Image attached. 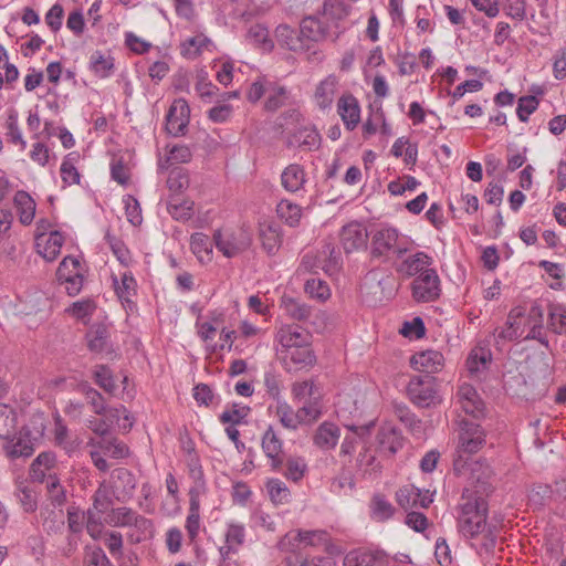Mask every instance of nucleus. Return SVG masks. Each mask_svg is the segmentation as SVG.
Wrapping results in <instances>:
<instances>
[{
	"label": "nucleus",
	"instance_id": "1",
	"mask_svg": "<svg viewBox=\"0 0 566 566\" xmlns=\"http://www.w3.org/2000/svg\"><path fill=\"white\" fill-rule=\"evenodd\" d=\"M459 533L482 558L494 555L497 530L488 522V503L481 496H470L459 505Z\"/></svg>",
	"mask_w": 566,
	"mask_h": 566
},
{
	"label": "nucleus",
	"instance_id": "2",
	"mask_svg": "<svg viewBox=\"0 0 566 566\" xmlns=\"http://www.w3.org/2000/svg\"><path fill=\"white\" fill-rule=\"evenodd\" d=\"M245 98L251 104H256L263 98L262 109L268 114H274L281 108L295 104L292 91L266 75H259L249 85Z\"/></svg>",
	"mask_w": 566,
	"mask_h": 566
},
{
	"label": "nucleus",
	"instance_id": "3",
	"mask_svg": "<svg viewBox=\"0 0 566 566\" xmlns=\"http://www.w3.org/2000/svg\"><path fill=\"white\" fill-rule=\"evenodd\" d=\"M485 443L486 432L484 428L473 421L463 420L460 423L457 457L453 461L454 470L458 473L464 472L470 457L479 452Z\"/></svg>",
	"mask_w": 566,
	"mask_h": 566
},
{
	"label": "nucleus",
	"instance_id": "4",
	"mask_svg": "<svg viewBox=\"0 0 566 566\" xmlns=\"http://www.w3.org/2000/svg\"><path fill=\"white\" fill-rule=\"evenodd\" d=\"M399 232L394 227H382L376 230L371 235L370 256L375 260H387L390 254L401 259L407 252V247L398 243Z\"/></svg>",
	"mask_w": 566,
	"mask_h": 566
},
{
	"label": "nucleus",
	"instance_id": "5",
	"mask_svg": "<svg viewBox=\"0 0 566 566\" xmlns=\"http://www.w3.org/2000/svg\"><path fill=\"white\" fill-rule=\"evenodd\" d=\"M410 401L419 408H430L441 401L436 386V378L430 375L413 376L407 385Z\"/></svg>",
	"mask_w": 566,
	"mask_h": 566
},
{
	"label": "nucleus",
	"instance_id": "6",
	"mask_svg": "<svg viewBox=\"0 0 566 566\" xmlns=\"http://www.w3.org/2000/svg\"><path fill=\"white\" fill-rule=\"evenodd\" d=\"M411 296L417 303H431L440 298L441 281L434 268L422 271L410 283Z\"/></svg>",
	"mask_w": 566,
	"mask_h": 566
},
{
	"label": "nucleus",
	"instance_id": "7",
	"mask_svg": "<svg viewBox=\"0 0 566 566\" xmlns=\"http://www.w3.org/2000/svg\"><path fill=\"white\" fill-rule=\"evenodd\" d=\"M277 358L289 374L306 370L316 363V355L312 348V342L303 346H294L292 349L281 350Z\"/></svg>",
	"mask_w": 566,
	"mask_h": 566
},
{
	"label": "nucleus",
	"instance_id": "8",
	"mask_svg": "<svg viewBox=\"0 0 566 566\" xmlns=\"http://www.w3.org/2000/svg\"><path fill=\"white\" fill-rule=\"evenodd\" d=\"M190 122V107L188 102L180 97L176 98L168 108L165 116V130L172 137H182L188 132Z\"/></svg>",
	"mask_w": 566,
	"mask_h": 566
},
{
	"label": "nucleus",
	"instance_id": "9",
	"mask_svg": "<svg viewBox=\"0 0 566 566\" xmlns=\"http://www.w3.org/2000/svg\"><path fill=\"white\" fill-rule=\"evenodd\" d=\"M312 342V335L297 324H286L281 326L274 337L276 356L281 350L303 346Z\"/></svg>",
	"mask_w": 566,
	"mask_h": 566
},
{
	"label": "nucleus",
	"instance_id": "10",
	"mask_svg": "<svg viewBox=\"0 0 566 566\" xmlns=\"http://www.w3.org/2000/svg\"><path fill=\"white\" fill-rule=\"evenodd\" d=\"M339 241L345 253L366 249L368 242L367 229L359 221H350L339 231Z\"/></svg>",
	"mask_w": 566,
	"mask_h": 566
},
{
	"label": "nucleus",
	"instance_id": "11",
	"mask_svg": "<svg viewBox=\"0 0 566 566\" xmlns=\"http://www.w3.org/2000/svg\"><path fill=\"white\" fill-rule=\"evenodd\" d=\"M434 492L422 490L413 484L405 485L396 492V501L403 510L427 509L433 502Z\"/></svg>",
	"mask_w": 566,
	"mask_h": 566
},
{
	"label": "nucleus",
	"instance_id": "12",
	"mask_svg": "<svg viewBox=\"0 0 566 566\" xmlns=\"http://www.w3.org/2000/svg\"><path fill=\"white\" fill-rule=\"evenodd\" d=\"M261 447L264 455L269 460L272 471H280L284 463L283 459V440L274 430L273 426H269L262 434Z\"/></svg>",
	"mask_w": 566,
	"mask_h": 566
},
{
	"label": "nucleus",
	"instance_id": "13",
	"mask_svg": "<svg viewBox=\"0 0 566 566\" xmlns=\"http://www.w3.org/2000/svg\"><path fill=\"white\" fill-rule=\"evenodd\" d=\"M259 239L264 252L272 256L275 255L283 242V230L275 220H263L259 222Z\"/></svg>",
	"mask_w": 566,
	"mask_h": 566
},
{
	"label": "nucleus",
	"instance_id": "14",
	"mask_svg": "<svg viewBox=\"0 0 566 566\" xmlns=\"http://www.w3.org/2000/svg\"><path fill=\"white\" fill-rule=\"evenodd\" d=\"M275 41L282 49L302 53L311 49V45L306 43L300 33V30L291 28L287 24H279L274 32Z\"/></svg>",
	"mask_w": 566,
	"mask_h": 566
},
{
	"label": "nucleus",
	"instance_id": "15",
	"mask_svg": "<svg viewBox=\"0 0 566 566\" xmlns=\"http://www.w3.org/2000/svg\"><path fill=\"white\" fill-rule=\"evenodd\" d=\"M403 442L401 430L392 424H384L377 432L378 449L389 457L395 455L403 447Z\"/></svg>",
	"mask_w": 566,
	"mask_h": 566
},
{
	"label": "nucleus",
	"instance_id": "16",
	"mask_svg": "<svg viewBox=\"0 0 566 566\" xmlns=\"http://www.w3.org/2000/svg\"><path fill=\"white\" fill-rule=\"evenodd\" d=\"M113 286L116 296L125 308L133 310L136 307V303L133 301V297L137 295L138 284L133 272H124L120 276V281L114 276Z\"/></svg>",
	"mask_w": 566,
	"mask_h": 566
},
{
	"label": "nucleus",
	"instance_id": "17",
	"mask_svg": "<svg viewBox=\"0 0 566 566\" xmlns=\"http://www.w3.org/2000/svg\"><path fill=\"white\" fill-rule=\"evenodd\" d=\"M337 112L348 130L356 128L360 122V105L358 99L350 93L344 94L337 102Z\"/></svg>",
	"mask_w": 566,
	"mask_h": 566
},
{
	"label": "nucleus",
	"instance_id": "18",
	"mask_svg": "<svg viewBox=\"0 0 566 566\" xmlns=\"http://www.w3.org/2000/svg\"><path fill=\"white\" fill-rule=\"evenodd\" d=\"M321 135L314 126H302L289 135L286 139L287 147H297L313 150L318 148Z\"/></svg>",
	"mask_w": 566,
	"mask_h": 566
},
{
	"label": "nucleus",
	"instance_id": "19",
	"mask_svg": "<svg viewBox=\"0 0 566 566\" xmlns=\"http://www.w3.org/2000/svg\"><path fill=\"white\" fill-rule=\"evenodd\" d=\"M54 442L70 458L78 452L82 444V440L77 436H70L67 426L59 416L54 421Z\"/></svg>",
	"mask_w": 566,
	"mask_h": 566
},
{
	"label": "nucleus",
	"instance_id": "20",
	"mask_svg": "<svg viewBox=\"0 0 566 566\" xmlns=\"http://www.w3.org/2000/svg\"><path fill=\"white\" fill-rule=\"evenodd\" d=\"M432 264L433 259L429 254L418 251L405 258L397 270L408 277H416L422 271L430 270Z\"/></svg>",
	"mask_w": 566,
	"mask_h": 566
},
{
	"label": "nucleus",
	"instance_id": "21",
	"mask_svg": "<svg viewBox=\"0 0 566 566\" xmlns=\"http://www.w3.org/2000/svg\"><path fill=\"white\" fill-rule=\"evenodd\" d=\"M410 363L416 369L423 370L429 375L442 369L444 357L440 352L429 349L412 355Z\"/></svg>",
	"mask_w": 566,
	"mask_h": 566
},
{
	"label": "nucleus",
	"instance_id": "22",
	"mask_svg": "<svg viewBox=\"0 0 566 566\" xmlns=\"http://www.w3.org/2000/svg\"><path fill=\"white\" fill-rule=\"evenodd\" d=\"M300 33L306 43L324 40L328 34V25L317 17H305L300 23Z\"/></svg>",
	"mask_w": 566,
	"mask_h": 566
},
{
	"label": "nucleus",
	"instance_id": "23",
	"mask_svg": "<svg viewBox=\"0 0 566 566\" xmlns=\"http://www.w3.org/2000/svg\"><path fill=\"white\" fill-rule=\"evenodd\" d=\"M108 327L103 323L93 324L85 334L86 345L91 353L102 354L111 345Z\"/></svg>",
	"mask_w": 566,
	"mask_h": 566
},
{
	"label": "nucleus",
	"instance_id": "24",
	"mask_svg": "<svg viewBox=\"0 0 566 566\" xmlns=\"http://www.w3.org/2000/svg\"><path fill=\"white\" fill-rule=\"evenodd\" d=\"M108 517L109 522L117 527L135 526L140 528L150 523L148 518L137 514L133 509L126 506L112 509Z\"/></svg>",
	"mask_w": 566,
	"mask_h": 566
},
{
	"label": "nucleus",
	"instance_id": "25",
	"mask_svg": "<svg viewBox=\"0 0 566 566\" xmlns=\"http://www.w3.org/2000/svg\"><path fill=\"white\" fill-rule=\"evenodd\" d=\"M337 84L338 80L334 74H329L317 84L314 93V102L321 111H326L332 107Z\"/></svg>",
	"mask_w": 566,
	"mask_h": 566
},
{
	"label": "nucleus",
	"instance_id": "26",
	"mask_svg": "<svg viewBox=\"0 0 566 566\" xmlns=\"http://www.w3.org/2000/svg\"><path fill=\"white\" fill-rule=\"evenodd\" d=\"M340 436L338 426L331 421L322 422L313 436V443L323 450L334 449Z\"/></svg>",
	"mask_w": 566,
	"mask_h": 566
},
{
	"label": "nucleus",
	"instance_id": "27",
	"mask_svg": "<svg viewBox=\"0 0 566 566\" xmlns=\"http://www.w3.org/2000/svg\"><path fill=\"white\" fill-rule=\"evenodd\" d=\"M490 339L479 342V344L470 352L467 358V367L470 373H478L486 369L492 361V352L490 349Z\"/></svg>",
	"mask_w": 566,
	"mask_h": 566
},
{
	"label": "nucleus",
	"instance_id": "28",
	"mask_svg": "<svg viewBox=\"0 0 566 566\" xmlns=\"http://www.w3.org/2000/svg\"><path fill=\"white\" fill-rule=\"evenodd\" d=\"M213 245V241H211L209 235L203 232H195L190 235V251L201 264L212 261Z\"/></svg>",
	"mask_w": 566,
	"mask_h": 566
},
{
	"label": "nucleus",
	"instance_id": "29",
	"mask_svg": "<svg viewBox=\"0 0 566 566\" xmlns=\"http://www.w3.org/2000/svg\"><path fill=\"white\" fill-rule=\"evenodd\" d=\"M13 203L19 214V221L23 226L31 224L35 216L36 203L30 193L18 190L13 197Z\"/></svg>",
	"mask_w": 566,
	"mask_h": 566
},
{
	"label": "nucleus",
	"instance_id": "30",
	"mask_svg": "<svg viewBox=\"0 0 566 566\" xmlns=\"http://www.w3.org/2000/svg\"><path fill=\"white\" fill-rule=\"evenodd\" d=\"M396 512L394 505L381 493H375L369 502V516L376 522L389 521Z\"/></svg>",
	"mask_w": 566,
	"mask_h": 566
},
{
	"label": "nucleus",
	"instance_id": "31",
	"mask_svg": "<svg viewBox=\"0 0 566 566\" xmlns=\"http://www.w3.org/2000/svg\"><path fill=\"white\" fill-rule=\"evenodd\" d=\"M306 181L304 168L298 164H291L281 174L283 188L290 192H296L303 188Z\"/></svg>",
	"mask_w": 566,
	"mask_h": 566
},
{
	"label": "nucleus",
	"instance_id": "32",
	"mask_svg": "<svg viewBox=\"0 0 566 566\" xmlns=\"http://www.w3.org/2000/svg\"><path fill=\"white\" fill-rule=\"evenodd\" d=\"M382 552L364 547L348 552L344 558V566H374L381 559Z\"/></svg>",
	"mask_w": 566,
	"mask_h": 566
},
{
	"label": "nucleus",
	"instance_id": "33",
	"mask_svg": "<svg viewBox=\"0 0 566 566\" xmlns=\"http://www.w3.org/2000/svg\"><path fill=\"white\" fill-rule=\"evenodd\" d=\"M63 243V233L59 230H53L43 239L42 245L36 248V251L44 260L52 262L59 256Z\"/></svg>",
	"mask_w": 566,
	"mask_h": 566
},
{
	"label": "nucleus",
	"instance_id": "34",
	"mask_svg": "<svg viewBox=\"0 0 566 566\" xmlns=\"http://www.w3.org/2000/svg\"><path fill=\"white\" fill-rule=\"evenodd\" d=\"M195 202L189 199H181L179 196H171L167 203V211L176 221L187 222L193 216Z\"/></svg>",
	"mask_w": 566,
	"mask_h": 566
},
{
	"label": "nucleus",
	"instance_id": "35",
	"mask_svg": "<svg viewBox=\"0 0 566 566\" xmlns=\"http://www.w3.org/2000/svg\"><path fill=\"white\" fill-rule=\"evenodd\" d=\"M213 45L211 39L205 34L188 38L180 44V54L188 60H195L200 56L203 50Z\"/></svg>",
	"mask_w": 566,
	"mask_h": 566
},
{
	"label": "nucleus",
	"instance_id": "36",
	"mask_svg": "<svg viewBox=\"0 0 566 566\" xmlns=\"http://www.w3.org/2000/svg\"><path fill=\"white\" fill-rule=\"evenodd\" d=\"M90 67L99 78H107L113 74L115 67L114 57L96 50L90 56Z\"/></svg>",
	"mask_w": 566,
	"mask_h": 566
},
{
	"label": "nucleus",
	"instance_id": "37",
	"mask_svg": "<svg viewBox=\"0 0 566 566\" xmlns=\"http://www.w3.org/2000/svg\"><path fill=\"white\" fill-rule=\"evenodd\" d=\"M559 494V490H554L549 484H535L528 494V501L534 510H543L552 501L554 495Z\"/></svg>",
	"mask_w": 566,
	"mask_h": 566
},
{
	"label": "nucleus",
	"instance_id": "38",
	"mask_svg": "<svg viewBox=\"0 0 566 566\" xmlns=\"http://www.w3.org/2000/svg\"><path fill=\"white\" fill-rule=\"evenodd\" d=\"M94 382L105 392L113 395L116 389L115 375L113 369L106 364H97L92 370Z\"/></svg>",
	"mask_w": 566,
	"mask_h": 566
},
{
	"label": "nucleus",
	"instance_id": "39",
	"mask_svg": "<svg viewBox=\"0 0 566 566\" xmlns=\"http://www.w3.org/2000/svg\"><path fill=\"white\" fill-rule=\"evenodd\" d=\"M282 307L285 314L294 321L305 322L312 315V306L294 297L282 298Z\"/></svg>",
	"mask_w": 566,
	"mask_h": 566
},
{
	"label": "nucleus",
	"instance_id": "40",
	"mask_svg": "<svg viewBox=\"0 0 566 566\" xmlns=\"http://www.w3.org/2000/svg\"><path fill=\"white\" fill-rule=\"evenodd\" d=\"M300 426H312L322 417L321 397L310 399L296 410Z\"/></svg>",
	"mask_w": 566,
	"mask_h": 566
},
{
	"label": "nucleus",
	"instance_id": "41",
	"mask_svg": "<svg viewBox=\"0 0 566 566\" xmlns=\"http://www.w3.org/2000/svg\"><path fill=\"white\" fill-rule=\"evenodd\" d=\"M250 412L251 408L249 406L232 402L231 408H227L219 415V421L223 424L228 423L232 426L247 424V417Z\"/></svg>",
	"mask_w": 566,
	"mask_h": 566
},
{
	"label": "nucleus",
	"instance_id": "42",
	"mask_svg": "<svg viewBox=\"0 0 566 566\" xmlns=\"http://www.w3.org/2000/svg\"><path fill=\"white\" fill-rule=\"evenodd\" d=\"M276 213L289 227L295 228L300 224L302 208L287 199H282L276 206Z\"/></svg>",
	"mask_w": 566,
	"mask_h": 566
},
{
	"label": "nucleus",
	"instance_id": "43",
	"mask_svg": "<svg viewBox=\"0 0 566 566\" xmlns=\"http://www.w3.org/2000/svg\"><path fill=\"white\" fill-rule=\"evenodd\" d=\"M78 389L80 394L85 397L87 405L91 406L92 411L95 415L104 416L106 413V399L97 389H95L91 384H82Z\"/></svg>",
	"mask_w": 566,
	"mask_h": 566
},
{
	"label": "nucleus",
	"instance_id": "44",
	"mask_svg": "<svg viewBox=\"0 0 566 566\" xmlns=\"http://www.w3.org/2000/svg\"><path fill=\"white\" fill-rule=\"evenodd\" d=\"M17 428V412L7 405L0 402V440L10 439Z\"/></svg>",
	"mask_w": 566,
	"mask_h": 566
},
{
	"label": "nucleus",
	"instance_id": "45",
	"mask_svg": "<svg viewBox=\"0 0 566 566\" xmlns=\"http://www.w3.org/2000/svg\"><path fill=\"white\" fill-rule=\"evenodd\" d=\"M213 243L217 250L228 259L237 256L242 251V248L238 244L235 237L231 235L229 238H223L221 229L214 230Z\"/></svg>",
	"mask_w": 566,
	"mask_h": 566
},
{
	"label": "nucleus",
	"instance_id": "46",
	"mask_svg": "<svg viewBox=\"0 0 566 566\" xmlns=\"http://www.w3.org/2000/svg\"><path fill=\"white\" fill-rule=\"evenodd\" d=\"M105 240L119 264L129 268L132 264V254L126 243L120 238L108 232L105 235Z\"/></svg>",
	"mask_w": 566,
	"mask_h": 566
},
{
	"label": "nucleus",
	"instance_id": "47",
	"mask_svg": "<svg viewBox=\"0 0 566 566\" xmlns=\"http://www.w3.org/2000/svg\"><path fill=\"white\" fill-rule=\"evenodd\" d=\"M185 527L189 539L195 541L200 531V499H189V511Z\"/></svg>",
	"mask_w": 566,
	"mask_h": 566
},
{
	"label": "nucleus",
	"instance_id": "48",
	"mask_svg": "<svg viewBox=\"0 0 566 566\" xmlns=\"http://www.w3.org/2000/svg\"><path fill=\"white\" fill-rule=\"evenodd\" d=\"M521 336V333L518 332V326H516L515 321H506L504 326L494 329L493 337H494V346L496 349L502 350V346L506 342H514L518 339Z\"/></svg>",
	"mask_w": 566,
	"mask_h": 566
},
{
	"label": "nucleus",
	"instance_id": "49",
	"mask_svg": "<svg viewBox=\"0 0 566 566\" xmlns=\"http://www.w3.org/2000/svg\"><path fill=\"white\" fill-rule=\"evenodd\" d=\"M275 413L284 428L296 430L300 427L296 411L284 399L276 401Z\"/></svg>",
	"mask_w": 566,
	"mask_h": 566
},
{
	"label": "nucleus",
	"instance_id": "50",
	"mask_svg": "<svg viewBox=\"0 0 566 566\" xmlns=\"http://www.w3.org/2000/svg\"><path fill=\"white\" fill-rule=\"evenodd\" d=\"M195 91L202 101L211 102L212 98L218 95L220 88L208 80V73L206 71H201L197 76Z\"/></svg>",
	"mask_w": 566,
	"mask_h": 566
},
{
	"label": "nucleus",
	"instance_id": "51",
	"mask_svg": "<svg viewBox=\"0 0 566 566\" xmlns=\"http://www.w3.org/2000/svg\"><path fill=\"white\" fill-rule=\"evenodd\" d=\"M6 128H7L6 135H7L8 142L13 145H20L21 149L24 150L27 147V142L24 140L21 129H20V126H19L17 111L10 112L7 123H6Z\"/></svg>",
	"mask_w": 566,
	"mask_h": 566
},
{
	"label": "nucleus",
	"instance_id": "52",
	"mask_svg": "<svg viewBox=\"0 0 566 566\" xmlns=\"http://www.w3.org/2000/svg\"><path fill=\"white\" fill-rule=\"evenodd\" d=\"M266 490L271 501L275 504H282L289 501L291 496L290 490L283 481L277 478L269 479Z\"/></svg>",
	"mask_w": 566,
	"mask_h": 566
},
{
	"label": "nucleus",
	"instance_id": "53",
	"mask_svg": "<svg viewBox=\"0 0 566 566\" xmlns=\"http://www.w3.org/2000/svg\"><path fill=\"white\" fill-rule=\"evenodd\" d=\"M92 500L93 507L91 509L99 515L105 514L113 505V497L104 483L99 484L97 490L94 492Z\"/></svg>",
	"mask_w": 566,
	"mask_h": 566
},
{
	"label": "nucleus",
	"instance_id": "54",
	"mask_svg": "<svg viewBox=\"0 0 566 566\" xmlns=\"http://www.w3.org/2000/svg\"><path fill=\"white\" fill-rule=\"evenodd\" d=\"M307 471V464L302 457H290L286 460L284 476L292 482H300Z\"/></svg>",
	"mask_w": 566,
	"mask_h": 566
},
{
	"label": "nucleus",
	"instance_id": "55",
	"mask_svg": "<svg viewBox=\"0 0 566 566\" xmlns=\"http://www.w3.org/2000/svg\"><path fill=\"white\" fill-rule=\"evenodd\" d=\"M539 99L534 95L521 96L517 101L516 116L520 122L527 123L530 116L538 108Z\"/></svg>",
	"mask_w": 566,
	"mask_h": 566
},
{
	"label": "nucleus",
	"instance_id": "56",
	"mask_svg": "<svg viewBox=\"0 0 566 566\" xmlns=\"http://www.w3.org/2000/svg\"><path fill=\"white\" fill-rule=\"evenodd\" d=\"M426 332L424 322L420 316H416L411 321H405L400 328V334L410 339H421Z\"/></svg>",
	"mask_w": 566,
	"mask_h": 566
},
{
	"label": "nucleus",
	"instance_id": "57",
	"mask_svg": "<svg viewBox=\"0 0 566 566\" xmlns=\"http://www.w3.org/2000/svg\"><path fill=\"white\" fill-rule=\"evenodd\" d=\"M394 412L396 417L410 430L419 429L421 420L409 409L403 402H396L394 405Z\"/></svg>",
	"mask_w": 566,
	"mask_h": 566
},
{
	"label": "nucleus",
	"instance_id": "58",
	"mask_svg": "<svg viewBox=\"0 0 566 566\" xmlns=\"http://www.w3.org/2000/svg\"><path fill=\"white\" fill-rule=\"evenodd\" d=\"M127 221L133 226H139L143 222L142 208L139 201L133 195L123 197Z\"/></svg>",
	"mask_w": 566,
	"mask_h": 566
},
{
	"label": "nucleus",
	"instance_id": "59",
	"mask_svg": "<svg viewBox=\"0 0 566 566\" xmlns=\"http://www.w3.org/2000/svg\"><path fill=\"white\" fill-rule=\"evenodd\" d=\"M301 530L287 532L277 543V548L284 553L301 552L302 548Z\"/></svg>",
	"mask_w": 566,
	"mask_h": 566
},
{
	"label": "nucleus",
	"instance_id": "60",
	"mask_svg": "<svg viewBox=\"0 0 566 566\" xmlns=\"http://www.w3.org/2000/svg\"><path fill=\"white\" fill-rule=\"evenodd\" d=\"M304 290L312 298L319 301H326L331 296L328 284L321 279L307 280Z\"/></svg>",
	"mask_w": 566,
	"mask_h": 566
},
{
	"label": "nucleus",
	"instance_id": "61",
	"mask_svg": "<svg viewBox=\"0 0 566 566\" xmlns=\"http://www.w3.org/2000/svg\"><path fill=\"white\" fill-rule=\"evenodd\" d=\"M264 387L270 398L279 401L283 400L281 396V379L273 368L264 371Z\"/></svg>",
	"mask_w": 566,
	"mask_h": 566
},
{
	"label": "nucleus",
	"instance_id": "62",
	"mask_svg": "<svg viewBox=\"0 0 566 566\" xmlns=\"http://www.w3.org/2000/svg\"><path fill=\"white\" fill-rule=\"evenodd\" d=\"M251 38L258 43L264 51L271 52L274 49V42L270 38L269 29L263 24H255L251 27L249 31Z\"/></svg>",
	"mask_w": 566,
	"mask_h": 566
},
{
	"label": "nucleus",
	"instance_id": "63",
	"mask_svg": "<svg viewBox=\"0 0 566 566\" xmlns=\"http://www.w3.org/2000/svg\"><path fill=\"white\" fill-rule=\"evenodd\" d=\"M74 272H82V265L78 259L67 255L59 264L56 270V281L64 280V277L74 276Z\"/></svg>",
	"mask_w": 566,
	"mask_h": 566
},
{
	"label": "nucleus",
	"instance_id": "64",
	"mask_svg": "<svg viewBox=\"0 0 566 566\" xmlns=\"http://www.w3.org/2000/svg\"><path fill=\"white\" fill-rule=\"evenodd\" d=\"M34 448L31 440L27 437H19L15 442L12 443L8 450V454L11 459L29 458L33 454Z\"/></svg>",
	"mask_w": 566,
	"mask_h": 566
}]
</instances>
